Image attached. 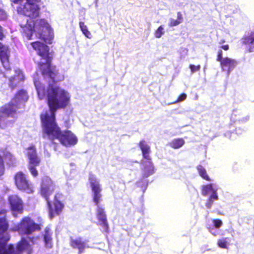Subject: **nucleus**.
<instances>
[{"label":"nucleus","instance_id":"obj_19","mask_svg":"<svg viewBox=\"0 0 254 254\" xmlns=\"http://www.w3.org/2000/svg\"><path fill=\"white\" fill-rule=\"evenodd\" d=\"M147 164H144L142 168V176L143 178H147L153 175L155 172V167L151 160H147Z\"/></svg>","mask_w":254,"mask_h":254},{"label":"nucleus","instance_id":"obj_9","mask_svg":"<svg viewBox=\"0 0 254 254\" xmlns=\"http://www.w3.org/2000/svg\"><path fill=\"white\" fill-rule=\"evenodd\" d=\"M90 186L92 192V200L95 205L99 206L102 199V188L99 181L92 176L89 178Z\"/></svg>","mask_w":254,"mask_h":254},{"label":"nucleus","instance_id":"obj_43","mask_svg":"<svg viewBox=\"0 0 254 254\" xmlns=\"http://www.w3.org/2000/svg\"><path fill=\"white\" fill-rule=\"evenodd\" d=\"M225 42V41L224 40H221V42L220 43H223V42Z\"/></svg>","mask_w":254,"mask_h":254},{"label":"nucleus","instance_id":"obj_11","mask_svg":"<svg viewBox=\"0 0 254 254\" xmlns=\"http://www.w3.org/2000/svg\"><path fill=\"white\" fill-rule=\"evenodd\" d=\"M49 27V25L45 19H40L37 20L35 23H33L32 25L26 23L25 25L23 27V30L27 39L31 40L32 39L33 33L35 31V27L38 29H41L42 28L44 27L48 28Z\"/></svg>","mask_w":254,"mask_h":254},{"label":"nucleus","instance_id":"obj_12","mask_svg":"<svg viewBox=\"0 0 254 254\" xmlns=\"http://www.w3.org/2000/svg\"><path fill=\"white\" fill-rule=\"evenodd\" d=\"M216 61L220 62L222 70H226L230 73L237 65L238 62L234 59L229 57L223 58V52L219 50L217 55Z\"/></svg>","mask_w":254,"mask_h":254},{"label":"nucleus","instance_id":"obj_35","mask_svg":"<svg viewBox=\"0 0 254 254\" xmlns=\"http://www.w3.org/2000/svg\"><path fill=\"white\" fill-rule=\"evenodd\" d=\"M4 164L2 157L0 155V176L2 175L4 172Z\"/></svg>","mask_w":254,"mask_h":254},{"label":"nucleus","instance_id":"obj_17","mask_svg":"<svg viewBox=\"0 0 254 254\" xmlns=\"http://www.w3.org/2000/svg\"><path fill=\"white\" fill-rule=\"evenodd\" d=\"M28 99L29 96L26 90L20 89L16 92L11 100L19 106L20 103H25Z\"/></svg>","mask_w":254,"mask_h":254},{"label":"nucleus","instance_id":"obj_5","mask_svg":"<svg viewBox=\"0 0 254 254\" xmlns=\"http://www.w3.org/2000/svg\"><path fill=\"white\" fill-rule=\"evenodd\" d=\"M17 230L25 235H30L33 232L41 230V225L36 223L32 219L28 216L22 218L20 221L16 226Z\"/></svg>","mask_w":254,"mask_h":254},{"label":"nucleus","instance_id":"obj_20","mask_svg":"<svg viewBox=\"0 0 254 254\" xmlns=\"http://www.w3.org/2000/svg\"><path fill=\"white\" fill-rule=\"evenodd\" d=\"M52 232L49 228L46 227L43 235L45 246L49 249L53 247Z\"/></svg>","mask_w":254,"mask_h":254},{"label":"nucleus","instance_id":"obj_25","mask_svg":"<svg viewBox=\"0 0 254 254\" xmlns=\"http://www.w3.org/2000/svg\"><path fill=\"white\" fill-rule=\"evenodd\" d=\"M218 199L219 197L217 192H214L213 193H211L206 200L205 202L206 207L208 209L211 208L213 204L214 201L217 200Z\"/></svg>","mask_w":254,"mask_h":254},{"label":"nucleus","instance_id":"obj_31","mask_svg":"<svg viewBox=\"0 0 254 254\" xmlns=\"http://www.w3.org/2000/svg\"><path fill=\"white\" fill-rule=\"evenodd\" d=\"M40 36V38L43 40L45 42L48 44H51L52 42V40L53 37L50 33L47 36H46L45 35L41 33Z\"/></svg>","mask_w":254,"mask_h":254},{"label":"nucleus","instance_id":"obj_36","mask_svg":"<svg viewBox=\"0 0 254 254\" xmlns=\"http://www.w3.org/2000/svg\"><path fill=\"white\" fill-rule=\"evenodd\" d=\"M187 98V95L185 93L181 94L178 98L176 103L180 102L186 100Z\"/></svg>","mask_w":254,"mask_h":254},{"label":"nucleus","instance_id":"obj_14","mask_svg":"<svg viewBox=\"0 0 254 254\" xmlns=\"http://www.w3.org/2000/svg\"><path fill=\"white\" fill-rule=\"evenodd\" d=\"M24 80L25 77L22 71L19 69H15V74L8 79V86L11 90H14Z\"/></svg>","mask_w":254,"mask_h":254},{"label":"nucleus","instance_id":"obj_3","mask_svg":"<svg viewBox=\"0 0 254 254\" xmlns=\"http://www.w3.org/2000/svg\"><path fill=\"white\" fill-rule=\"evenodd\" d=\"M55 188V184L50 178L46 176L42 178L40 194L47 201L49 218L51 220L56 216L61 215L64 208V204L62 201L63 197L62 193L56 192L54 195L53 201L52 202L50 200V196L53 193Z\"/></svg>","mask_w":254,"mask_h":254},{"label":"nucleus","instance_id":"obj_37","mask_svg":"<svg viewBox=\"0 0 254 254\" xmlns=\"http://www.w3.org/2000/svg\"><path fill=\"white\" fill-rule=\"evenodd\" d=\"M180 24V21H179L177 19H171L170 20L169 25L170 26H177Z\"/></svg>","mask_w":254,"mask_h":254},{"label":"nucleus","instance_id":"obj_10","mask_svg":"<svg viewBox=\"0 0 254 254\" xmlns=\"http://www.w3.org/2000/svg\"><path fill=\"white\" fill-rule=\"evenodd\" d=\"M7 201L9 208L14 217L23 212L24 204L22 199L17 194H11L8 196Z\"/></svg>","mask_w":254,"mask_h":254},{"label":"nucleus","instance_id":"obj_34","mask_svg":"<svg viewBox=\"0 0 254 254\" xmlns=\"http://www.w3.org/2000/svg\"><path fill=\"white\" fill-rule=\"evenodd\" d=\"M189 67L191 70V73H194L195 72L199 71L201 68V66L199 64L197 65H195L194 64H190Z\"/></svg>","mask_w":254,"mask_h":254},{"label":"nucleus","instance_id":"obj_4","mask_svg":"<svg viewBox=\"0 0 254 254\" xmlns=\"http://www.w3.org/2000/svg\"><path fill=\"white\" fill-rule=\"evenodd\" d=\"M0 245L2 247L1 250L5 254H21L26 250L31 249V246L25 238H22L17 243L16 249L13 245H7L6 243L0 239Z\"/></svg>","mask_w":254,"mask_h":254},{"label":"nucleus","instance_id":"obj_21","mask_svg":"<svg viewBox=\"0 0 254 254\" xmlns=\"http://www.w3.org/2000/svg\"><path fill=\"white\" fill-rule=\"evenodd\" d=\"M217 190L213 188L212 184H208L203 185L201 187V194L203 196H206L211 192L213 193L214 192H217Z\"/></svg>","mask_w":254,"mask_h":254},{"label":"nucleus","instance_id":"obj_40","mask_svg":"<svg viewBox=\"0 0 254 254\" xmlns=\"http://www.w3.org/2000/svg\"><path fill=\"white\" fill-rule=\"evenodd\" d=\"M28 239L32 244H34L37 238L34 237H29Z\"/></svg>","mask_w":254,"mask_h":254},{"label":"nucleus","instance_id":"obj_32","mask_svg":"<svg viewBox=\"0 0 254 254\" xmlns=\"http://www.w3.org/2000/svg\"><path fill=\"white\" fill-rule=\"evenodd\" d=\"M164 33V28L161 25L155 31L154 36L156 38H159L161 37Z\"/></svg>","mask_w":254,"mask_h":254},{"label":"nucleus","instance_id":"obj_16","mask_svg":"<svg viewBox=\"0 0 254 254\" xmlns=\"http://www.w3.org/2000/svg\"><path fill=\"white\" fill-rule=\"evenodd\" d=\"M70 246L73 249L78 250V254H82L85 249L88 247L85 241H84L82 238L78 237L76 238H70Z\"/></svg>","mask_w":254,"mask_h":254},{"label":"nucleus","instance_id":"obj_41","mask_svg":"<svg viewBox=\"0 0 254 254\" xmlns=\"http://www.w3.org/2000/svg\"><path fill=\"white\" fill-rule=\"evenodd\" d=\"M220 48L225 51H228L229 49V46L228 44H226L221 46Z\"/></svg>","mask_w":254,"mask_h":254},{"label":"nucleus","instance_id":"obj_23","mask_svg":"<svg viewBox=\"0 0 254 254\" xmlns=\"http://www.w3.org/2000/svg\"><path fill=\"white\" fill-rule=\"evenodd\" d=\"M97 220L98 222L97 224L98 226L101 227L102 232L107 234L109 233L110 231V226L107 218Z\"/></svg>","mask_w":254,"mask_h":254},{"label":"nucleus","instance_id":"obj_28","mask_svg":"<svg viewBox=\"0 0 254 254\" xmlns=\"http://www.w3.org/2000/svg\"><path fill=\"white\" fill-rule=\"evenodd\" d=\"M96 217L97 219H103L107 218L104 209L102 207L97 206L96 209Z\"/></svg>","mask_w":254,"mask_h":254},{"label":"nucleus","instance_id":"obj_24","mask_svg":"<svg viewBox=\"0 0 254 254\" xmlns=\"http://www.w3.org/2000/svg\"><path fill=\"white\" fill-rule=\"evenodd\" d=\"M199 176L204 180L210 181L211 179L208 175L206 169L201 165H198L196 167Z\"/></svg>","mask_w":254,"mask_h":254},{"label":"nucleus","instance_id":"obj_18","mask_svg":"<svg viewBox=\"0 0 254 254\" xmlns=\"http://www.w3.org/2000/svg\"><path fill=\"white\" fill-rule=\"evenodd\" d=\"M138 146L141 151L143 158L146 160H151L150 156L151 153L150 147L145 140L144 139L141 140L138 143Z\"/></svg>","mask_w":254,"mask_h":254},{"label":"nucleus","instance_id":"obj_29","mask_svg":"<svg viewBox=\"0 0 254 254\" xmlns=\"http://www.w3.org/2000/svg\"><path fill=\"white\" fill-rule=\"evenodd\" d=\"M8 118L9 117H7L4 114H0V127L4 128L7 127L9 123V121L7 120Z\"/></svg>","mask_w":254,"mask_h":254},{"label":"nucleus","instance_id":"obj_1","mask_svg":"<svg viewBox=\"0 0 254 254\" xmlns=\"http://www.w3.org/2000/svg\"><path fill=\"white\" fill-rule=\"evenodd\" d=\"M39 98L43 99L47 97V102L50 115L46 112L40 115L43 136L47 137L52 142L58 139L65 147L75 145L78 141L76 135L70 130L62 131L56 120V112L64 109L70 105V96L69 93L58 85L50 84L47 90L44 84L40 82L34 83Z\"/></svg>","mask_w":254,"mask_h":254},{"label":"nucleus","instance_id":"obj_15","mask_svg":"<svg viewBox=\"0 0 254 254\" xmlns=\"http://www.w3.org/2000/svg\"><path fill=\"white\" fill-rule=\"evenodd\" d=\"M241 42L243 45L249 46L247 52H254V30L245 34L241 38Z\"/></svg>","mask_w":254,"mask_h":254},{"label":"nucleus","instance_id":"obj_26","mask_svg":"<svg viewBox=\"0 0 254 254\" xmlns=\"http://www.w3.org/2000/svg\"><path fill=\"white\" fill-rule=\"evenodd\" d=\"M9 227L8 223L5 217L0 218V234L6 232Z\"/></svg>","mask_w":254,"mask_h":254},{"label":"nucleus","instance_id":"obj_7","mask_svg":"<svg viewBox=\"0 0 254 254\" xmlns=\"http://www.w3.org/2000/svg\"><path fill=\"white\" fill-rule=\"evenodd\" d=\"M26 156L28 159V169L31 175L34 177L38 175V172L36 167L39 166L41 163V159L37 155L36 148L34 145H31L27 148Z\"/></svg>","mask_w":254,"mask_h":254},{"label":"nucleus","instance_id":"obj_8","mask_svg":"<svg viewBox=\"0 0 254 254\" xmlns=\"http://www.w3.org/2000/svg\"><path fill=\"white\" fill-rule=\"evenodd\" d=\"M4 37L3 28L0 25V40H2ZM0 61L2 65L6 70H11L9 49L7 46H4L1 42H0Z\"/></svg>","mask_w":254,"mask_h":254},{"label":"nucleus","instance_id":"obj_13","mask_svg":"<svg viewBox=\"0 0 254 254\" xmlns=\"http://www.w3.org/2000/svg\"><path fill=\"white\" fill-rule=\"evenodd\" d=\"M19 106L11 99L7 103L0 107V114H4L7 117L14 118L17 113Z\"/></svg>","mask_w":254,"mask_h":254},{"label":"nucleus","instance_id":"obj_30","mask_svg":"<svg viewBox=\"0 0 254 254\" xmlns=\"http://www.w3.org/2000/svg\"><path fill=\"white\" fill-rule=\"evenodd\" d=\"M229 238H224L218 240V246L222 249H227L228 244Z\"/></svg>","mask_w":254,"mask_h":254},{"label":"nucleus","instance_id":"obj_42","mask_svg":"<svg viewBox=\"0 0 254 254\" xmlns=\"http://www.w3.org/2000/svg\"><path fill=\"white\" fill-rule=\"evenodd\" d=\"M1 245H0V254H5L4 253H3L1 250H2L1 249L2 248V247L1 246Z\"/></svg>","mask_w":254,"mask_h":254},{"label":"nucleus","instance_id":"obj_22","mask_svg":"<svg viewBox=\"0 0 254 254\" xmlns=\"http://www.w3.org/2000/svg\"><path fill=\"white\" fill-rule=\"evenodd\" d=\"M185 143L184 139L182 138H177L173 139L169 143V146L175 149L182 147Z\"/></svg>","mask_w":254,"mask_h":254},{"label":"nucleus","instance_id":"obj_33","mask_svg":"<svg viewBox=\"0 0 254 254\" xmlns=\"http://www.w3.org/2000/svg\"><path fill=\"white\" fill-rule=\"evenodd\" d=\"M212 222L214 227L217 229L220 228L223 224L222 220L219 219H214L212 220Z\"/></svg>","mask_w":254,"mask_h":254},{"label":"nucleus","instance_id":"obj_6","mask_svg":"<svg viewBox=\"0 0 254 254\" xmlns=\"http://www.w3.org/2000/svg\"><path fill=\"white\" fill-rule=\"evenodd\" d=\"M14 184L20 191L28 193L33 192V186L26 174L22 171L16 172L13 177Z\"/></svg>","mask_w":254,"mask_h":254},{"label":"nucleus","instance_id":"obj_38","mask_svg":"<svg viewBox=\"0 0 254 254\" xmlns=\"http://www.w3.org/2000/svg\"><path fill=\"white\" fill-rule=\"evenodd\" d=\"M177 19L179 21H180V23L183 22V17L182 14V13L180 11L177 12Z\"/></svg>","mask_w":254,"mask_h":254},{"label":"nucleus","instance_id":"obj_39","mask_svg":"<svg viewBox=\"0 0 254 254\" xmlns=\"http://www.w3.org/2000/svg\"><path fill=\"white\" fill-rule=\"evenodd\" d=\"M7 212V210L5 209H1L0 210V215H2V217H5Z\"/></svg>","mask_w":254,"mask_h":254},{"label":"nucleus","instance_id":"obj_27","mask_svg":"<svg viewBox=\"0 0 254 254\" xmlns=\"http://www.w3.org/2000/svg\"><path fill=\"white\" fill-rule=\"evenodd\" d=\"M80 28L83 34L88 38L90 39L92 37L90 32L88 30L87 26L84 22L80 21L79 23Z\"/></svg>","mask_w":254,"mask_h":254},{"label":"nucleus","instance_id":"obj_2","mask_svg":"<svg viewBox=\"0 0 254 254\" xmlns=\"http://www.w3.org/2000/svg\"><path fill=\"white\" fill-rule=\"evenodd\" d=\"M30 45L36 51L37 55L40 57L38 65L41 74L50 78L53 82L51 84L55 85H57L56 83L64 80V76L60 74L56 66L52 64L53 55L50 52L49 46L38 41L31 42Z\"/></svg>","mask_w":254,"mask_h":254}]
</instances>
